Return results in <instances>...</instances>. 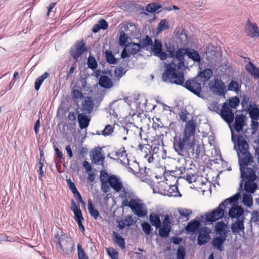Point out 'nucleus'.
<instances>
[{"mask_svg": "<svg viewBox=\"0 0 259 259\" xmlns=\"http://www.w3.org/2000/svg\"><path fill=\"white\" fill-rule=\"evenodd\" d=\"M231 139L234 144V149L237 152L240 177L243 178L248 175L246 166L253 162V158L248 150V144L246 140L241 134L236 136L232 131Z\"/></svg>", "mask_w": 259, "mask_h": 259, "instance_id": "1", "label": "nucleus"}, {"mask_svg": "<svg viewBox=\"0 0 259 259\" xmlns=\"http://www.w3.org/2000/svg\"><path fill=\"white\" fill-rule=\"evenodd\" d=\"M195 143V138L191 139L181 136H175L174 137L173 148L179 155L190 158V150Z\"/></svg>", "mask_w": 259, "mask_h": 259, "instance_id": "2", "label": "nucleus"}, {"mask_svg": "<svg viewBox=\"0 0 259 259\" xmlns=\"http://www.w3.org/2000/svg\"><path fill=\"white\" fill-rule=\"evenodd\" d=\"M179 62L176 64L174 61L165 64V70L162 75L163 81L173 84V81L177 79V74L180 72H184L187 68L185 60H178Z\"/></svg>", "mask_w": 259, "mask_h": 259, "instance_id": "3", "label": "nucleus"}, {"mask_svg": "<svg viewBox=\"0 0 259 259\" xmlns=\"http://www.w3.org/2000/svg\"><path fill=\"white\" fill-rule=\"evenodd\" d=\"M177 79L173 81V84L181 85L199 98L202 97L201 85L198 82L197 77L191 78L185 82L184 73L180 72L177 74Z\"/></svg>", "mask_w": 259, "mask_h": 259, "instance_id": "4", "label": "nucleus"}, {"mask_svg": "<svg viewBox=\"0 0 259 259\" xmlns=\"http://www.w3.org/2000/svg\"><path fill=\"white\" fill-rule=\"evenodd\" d=\"M239 103V98L235 96L231 98L229 100V102L226 101L223 104L221 110V117L229 126H230V124L233 123L234 119V113L232 109H236ZM231 131H232V129H231Z\"/></svg>", "mask_w": 259, "mask_h": 259, "instance_id": "5", "label": "nucleus"}, {"mask_svg": "<svg viewBox=\"0 0 259 259\" xmlns=\"http://www.w3.org/2000/svg\"><path fill=\"white\" fill-rule=\"evenodd\" d=\"M228 204H229V200L227 198L222 201L215 209L211 211L206 212L205 214V224H212L213 223L223 219L226 213L224 209L227 207Z\"/></svg>", "mask_w": 259, "mask_h": 259, "instance_id": "6", "label": "nucleus"}, {"mask_svg": "<svg viewBox=\"0 0 259 259\" xmlns=\"http://www.w3.org/2000/svg\"><path fill=\"white\" fill-rule=\"evenodd\" d=\"M234 211H236V210L233 208L229 211L228 215L232 220L236 219V221L231 225V229L233 233L238 234L244 230V223L245 219L244 209L243 208H239L236 213H234Z\"/></svg>", "mask_w": 259, "mask_h": 259, "instance_id": "7", "label": "nucleus"}, {"mask_svg": "<svg viewBox=\"0 0 259 259\" xmlns=\"http://www.w3.org/2000/svg\"><path fill=\"white\" fill-rule=\"evenodd\" d=\"M248 175H245L244 177H241V181L239 184V189H242L243 182L244 183L245 191L250 194L253 193L257 189L258 187L254 182L257 179V176L255 171L252 168H247Z\"/></svg>", "mask_w": 259, "mask_h": 259, "instance_id": "8", "label": "nucleus"}, {"mask_svg": "<svg viewBox=\"0 0 259 259\" xmlns=\"http://www.w3.org/2000/svg\"><path fill=\"white\" fill-rule=\"evenodd\" d=\"M205 219V215H202L200 218H196L194 220L190 221L185 227L186 231L192 235H196L198 230L201 228V223H204Z\"/></svg>", "mask_w": 259, "mask_h": 259, "instance_id": "9", "label": "nucleus"}, {"mask_svg": "<svg viewBox=\"0 0 259 259\" xmlns=\"http://www.w3.org/2000/svg\"><path fill=\"white\" fill-rule=\"evenodd\" d=\"M209 88L213 93L219 96H225L226 90L224 82L218 78H215L214 80H211L209 84Z\"/></svg>", "mask_w": 259, "mask_h": 259, "instance_id": "10", "label": "nucleus"}, {"mask_svg": "<svg viewBox=\"0 0 259 259\" xmlns=\"http://www.w3.org/2000/svg\"><path fill=\"white\" fill-rule=\"evenodd\" d=\"M141 202L140 199H132L131 209L135 215L143 218L146 215L147 210L144 206V204Z\"/></svg>", "mask_w": 259, "mask_h": 259, "instance_id": "11", "label": "nucleus"}, {"mask_svg": "<svg viewBox=\"0 0 259 259\" xmlns=\"http://www.w3.org/2000/svg\"><path fill=\"white\" fill-rule=\"evenodd\" d=\"M87 50L85 43L82 39L80 41H77L75 43V46L71 48L70 54L74 60H77Z\"/></svg>", "mask_w": 259, "mask_h": 259, "instance_id": "12", "label": "nucleus"}, {"mask_svg": "<svg viewBox=\"0 0 259 259\" xmlns=\"http://www.w3.org/2000/svg\"><path fill=\"white\" fill-rule=\"evenodd\" d=\"M211 230L206 227H201L198 231L197 244L202 246L208 243L210 239Z\"/></svg>", "mask_w": 259, "mask_h": 259, "instance_id": "13", "label": "nucleus"}, {"mask_svg": "<svg viewBox=\"0 0 259 259\" xmlns=\"http://www.w3.org/2000/svg\"><path fill=\"white\" fill-rule=\"evenodd\" d=\"M151 49L153 54L158 57L161 60L164 61L168 57L167 53L162 51V45L160 40L155 39L154 44L151 45Z\"/></svg>", "mask_w": 259, "mask_h": 259, "instance_id": "14", "label": "nucleus"}, {"mask_svg": "<svg viewBox=\"0 0 259 259\" xmlns=\"http://www.w3.org/2000/svg\"><path fill=\"white\" fill-rule=\"evenodd\" d=\"M108 182L110 186L115 192H120L123 188V184L120 178L116 175H110L108 177Z\"/></svg>", "mask_w": 259, "mask_h": 259, "instance_id": "15", "label": "nucleus"}, {"mask_svg": "<svg viewBox=\"0 0 259 259\" xmlns=\"http://www.w3.org/2000/svg\"><path fill=\"white\" fill-rule=\"evenodd\" d=\"M174 34L175 38L180 45H185L188 42V35L184 28L177 27Z\"/></svg>", "mask_w": 259, "mask_h": 259, "instance_id": "16", "label": "nucleus"}, {"mask_svg": "<svg viewBox=\"0 0 259 259\" xmlns=\"http://www.w3.org/2000/svg\"><path fill=\"white\" fill-rule=\"evenodd\" d=\"M244 111L248 113L251 119L259 120V107L256 102L250 103Z\"/></svg>", "mask_w": 259, "mask_h": 259, "instance_id": "17", "label": "nucleus"}, {"mask_svg": "<svg viewBox=\"0 0 259 259\" xmlns=\"http://www.w3.org/2000/svg\"><path fill=\"white\" fill-rule=\"evenodd\" d=\"M196 124L193 120H189L187 123L186 127L183 133L182 136L189 139H193L195 138Z\"/></svg>", "mask_w": 259, "mask_h": 259, "instance_id": "18", "label": "nucleus"}, {"mask_svg": "<svg viewBox=\"0 0 259 259\" xmlns=\"http://www.w3.org/2000/svg\"><path fill=\"white\" fill-rule=\"evenodd\" d=\"M234 128L238 133L242 132L243 127L246 125V117L243 114H237L234 117Z\"/></svg>", "mask_w": 259, "mask_h": 259, "instance_id": "19", "label": "nucleus"}, {"mask_svg": "<svg viewBox=\"0 0 259 259\" xmlns=\"http://www.w3.org/2000/svg\"><path fill=\"white\" fill-rule=\"evenodd\" d=\"M241 197V193L239 192L228 198L229 204L232 206L229 211H230L232 208H233L235 210H236V211H234V213H236L239 208H243L241 206L238 205L239 201Z\"/></svg>", "mask_w": 259, "mask_h": 259, "instance_id": "20", "label": "nucleus"}, {"mask_svg": "<svg viewBox=\"0 0 259 259\" xmlns=\"http://www.w3.org/2000/svg\"><path fill=\"white\" fill-rule=\"evenodd\" d=\"M70 209L74 213V219L76 222L83 220L84 219L79 205L76 204L73 199H72L71 201Z\"/></svg>", "mask_w": 259, "mask_h": 259, "instance_id": "21", "label": "nucleus"}, {"mask_svg": "<svg viewBox=\"0 0 259 259\" xmlns=\"http://www.w3.org/2000/svg\"><path fill=\"white\" fill-rule=\"evenodd\" d=\"M212 76V71L210 68H205L203 71H200L196 77L197 80L203 84L206 83Z\"/></svg>", "mask_w": 259, "mask_h": 259, "instance_id": "22", "label": "nucleus"}, {"mask_svg": "<svg viewBox=\"0 0 259 259\" xmlns=\"http://www.w3.org/2000/svg\"><path fill=\"white\" fill-rule=\"evenodd\" d=\"M245 32L247 35L251 37H259V32L257 25L255 23H250L249 20L247 21V27L245 29Z\"/></svg>", "mask_w": 259, "mask_h": 259, "instance_id": "23", "label": "nucleus"}, {"mask_svg": "<svg viewBox=\"0 0 259 259\" xmlns=\"http://www.w3.org/2000/svg\"><path fill=\"white\" fill-rule=\"evenodd\" d=\"M160 217H162V215L154 212H150L149 216V220L150 224L152 226H154L156 230H157L162 224Z\"/></svg>", "mask_w": 259, "mask_h": 259, "instance_id": "24", "label": "nucleus"}, {"mask_svg": "<svg viewBox=\"0 0 259 259\" xmlns=\"http://www.w3.org/2000/svg\"><path fill=\"white\" fill-rule=\"evenodd\" d=\"M77 120L80 128L82 130L87 128L89 126L91 118L85 113H81L78 114Z\"/></svg>", "mask_w": 259, "mask_h": 259, "instance_id": "25", "label": "nucleus"}, {"mask_svg": "<svg viewBox=\"0 0 259 259\" xmlns=\"http://www.w3.org/2000/svg\"><path fill=\"white\" fill-rule=\"evenodd\" d=\"M94 103L91 97H87L81 103V111L87 113H91L94 108Z\"/></svg>", "mask_w": 259, "mask_h": 259, "instance_id": "26", "label": "nucleus"}, {"mask_svg": "<svg viewBox=\"0 0 259 259\" xmlns=\"http://www.w3.org/2000/svg\"><path fill=\"white\" fill-rule=\"evenodd\" d=\"M187 55L189 59L196 63H200L201 60V56L197 51L188 47L186 48Z\"/></svg>", "mask_w": 259, "mask_h": 259, "instance_id": "27", "label": "nucleus"}, {"mask_svg": "<svg viewBox=\"0 0 259 259\" xmlns=\"http://www.w3.org/2000/svg\"><path fill=\"white\" fill-rule=\"evenodd\" d=\"M245 69L254 79H259V68L252 62H249L246 65Z\"/></svg>", "mask_w": 259, "mask_h": 259, "instance_id": "28", "label": "nucleus"}, {"mask_svg": "<svg viewBox=\"0 0 259 259\" xmlns=\"http://www.w3.org/2000/svg\"><path fill=\"white\" fill-rule=\"evenodd\" d=\"M99 84L102 88L110 89L113 86V82L111 79L106 75H101L99 78Z\"/></svg>", "mask_w": 259, "mask_h": 259, "instance_id": "29", "label": "nucleus"}, {"mask_svg": "<svg viewBox=\"0 0 259 259\" xmlns=\"http://www.w3.org/2000/svg\"><path fill=\"white\" fill-rule=\"evenodd\" d=\"M113 241L122 249L125 248V240L119 233L115 231L112 233Z\"/></svg>", "mask_w": 259, "mask_h": 259, "instance_id": "30", "label": "nucleus"}, {"mask_svg": "<svg viewBox=\"0 0 259 259\" xmlns=\"http://www.w3.org/2000/svg\"><path fill=\"white\" fill-rule=\"evenodd\" d=\"M164 195H167L168 197H179L182 196V194L179 192L178 187L176 185H170L169 189L167 192L164 194Z\"/></svg>", "mask_w": 259, "mask_h": 259, "instance_id": "31", "label": "nucleus"}, {"mask_svg": "<svg viewBox=\"0 0 259 259\" xmlns=\"http://www.w3.org/2000/svg\"><path fill=\"white\" fill-rule=\"evenodd\" d=\"M88 210L90 215L94 219V220H97L100 216L99 211L95 208V205L91 199L88 200Z\"/></svg>", "mask_w": 259, "mask_h": 259, "instance_id": "32", "label": "nucleus"}, {"mask_svg": "<svg viewBox=\"0 0 259 259\" xmlns=\"http://www.w3.org/2000/svg\"><path fill=\"white\" fill-rule=\"evenodd\" d=\"M105 58L106 62L109 64H115L118 59L115 58L112 52L110 50H106L104 52Z\"/></svg>", "mask_w": 259, "mask_h": 259, "instance_id": "33", "label": "nucleus"}, {"mask_svg": "<svg viewBox=\"0 0 259 259\" xmlns=\"http://www.w3.org/2000/svg\"><path fill=\"white\" fill-rule=\"evenodd\" d=\"M126 48L129 50L132 55L137 54L142 49L139 43H135L134 42L128 43V45L126 46Z\"/></svg>", "mask_w": 259, "mask_h": 259, "instance_id": "34", "label": "nucleus"}, {"mask_svg": "<svg viewBox=\"0 0 259 259\" xmlns=\"http://www.w3.org/2000/svg\"><path fill=\"white\" fill-rule=\"evenodd\" d=\"M49 73L47 72H44L41 76L37 77L34 82V88L36 91H38L45 79L48 78Z\"/></svg>", "mask_w": 259, "mask_h": 259, "instance_id": "35", "label": "nucleus"}, {"mask_svg": "<svg viewBox=\"0 0 259 259\" xmlns=\"http://www.w3.org/2000/svg\"><path fill=\"white\" fill-rule=\"evenodd\" d=\"M171 226H162L161 224V226L157 229L158 230L159 235L162 238L168 237L171 231Z\"/></svg>", "mask_w": 259, "mask_h": 259, "instance_id": "36", "label": "nucleus"}, {"mask_svg": "<svg viewBox=\"0 0 259 259\" xmlns=\"http://www.w3.org/2000/svg\"><path fill=\"white\" fill-rule=\"evenodd\" d=\"M227 225L223 221L218 222L216 223L215 226V231L218 234H223L224 233H227L226 228Z\"/></svg>", "mask_w": 259, "mask_h": 259, "instance_id": "37", "label": "nucleus"}, {"mask_svg": "<svg viewBox=\"0 0 259 259\" xmlns=\"http://www.w3.org/2000/svg\"><path fill=\"white\" fill-rule=\"evenodd\" d=\"M88 67L95 71L98 67V63L95 57L90 54L87 61Z\"/></svg>", "mask_w": 259, "mask_h": 259, "instance_id": "38", "label": "nucleus"}, {"mask_svg": "<svg viewBox=\"0 0 259 259\" xmlns=\"http://www.w3.org/2000/svg\"><path fill=\"white\" fill-rule=\"evenodd\" d=\"M162 8L161 4L156 3L148 4L145 8V10L149 13H154Z\"/></svg>", "mask_w": 259, "mask_h": 259, "instance_id": "39", "label": "nucleus"}, {"mask_svg": "<svg viewBox=\"0 0 259 259\" xmlns=\"http://www.w3.org/2000/svg\"><path fill=\"white\" fill-rule=\"evenodd\" d=\"M186 48H180L176 51L175 58L178 60H185L184 57L187 55Z\"/></svg>", "mask_w": 259, "mask_h": 259, "instance_id": "40", "label": "nucleus"}, {"mask_svg": "<svg viewBox=\"0 0 259 259\" xmlns=\"http://www.w3.org/2000/svg\"><path fill=\"white\" fill-rule=\"evenodd\" d=\"M196 144L194 145L190 150L191 157L193 156L196 160L199 159L201 151L200 145L198 144L195 147Z\"/></svg>", "mask_w": 259, "mask_h": 259, "instance_id": "41", "label": "nucleus"}, {"mask_svg": "<svg viewBox=\"0 0 259 259\" xmlns=\"http://www.w3.org/2000/svg\"><path fill=\"white\" fill-rule=\"evenodd\" d=\"M252 222L255 223L257 225L259 226V211L254 210L251 212V217L249 223L251 230H252Z\"/></svg>", "mask_w": 259, "mask_h": 259, "instance_id": "42", "label": "nucleus"}, {"mask_svg": "<svg viewBox=\"0 0 259 259\" xmlns=\"http://www.w3.org/2000/svg\"><path fill=\"white\" fill-rule=\"evenodd\" d=\"M242 202L247 207H250L253 205V199L251 194L243 193Z\"/></svg>", "mask_w": 259, "mask_h": 259, "instance_id": "43", "label": "nucleus"}, {"mask_svg": "<svg viewBox=\"0 0 259 259\" xmlns=\"http://www.w3.org/2000/svg\"><path fill=\"white\" fill-rule=\"evenodd\" d=\"M241 85L237 81L232 80L228 85V90L237 93L240 90Z\"/></svg>", "mask_w": 259, "mask_h": 259, "instance_id": "44", "label": "nucleus"}, {"mask_svg": "<svg viewBox=\"0 0 259 259\" xmlns=\"http://www.w3.org/2000/svg\"><path fill=\"white\" fill-rule=\"evenodd\" d=\"M211 243L213 247L219 251H222L224 250V243L219 239L217 238V237H215L212 239Z\"/></svg>", "mask_w": 259, "mask_h": 259, "instance_id": "45", "label": "nucleus"}, {"mask_svg": "<svg viewBox=\"0 0 259 259\" xmlns=\"http://www.w3.org/2000/svg\"><path fill=\"white\" fill-rule=\"evenodd\" d=\"M165 46L166 49V52L168 53H167L168 55V57L174 59L175 55L176 54L175 46L170 43H169V44L166 43L165 44Z\"/></svg>", "mask_w": 259, "mask_h": 259, "instance_id": "46", "label": "nucleus"}, {"mask_svg": "<svg viewBox=\"0 0 259 259\" xmlns=\"http://www.w3.org/2000/svg\"><path fill=\"white\" fill-rule=\"evenodd\" d=\"M141 49H144L147 47H149L153 44L152 39L148 35H146L144 38L140 41Z\"/></svg>", "mask_w": 259, "mask_h": 259, "instance_id": "47", "label": "nucleus"}, {"mask_svg": "<svg viewBox=\"0 0 259 259\" xmlns=\"http://www.w3.org/2000/svg\"><path fill=\"white\" fill-rule=\"evenodd\" d=\"M127 71V69H125L121 67H117L115 68L114 73L115 77L119 79L121 78L123 75H125L126 72Z\"/></svg>", "mask_w": 259, "mask_h": 259, "instance_id": "48", "label": "nucleus"}, {"mask_svg": "<svg viewBox=\"0 0 259 259\" xmlns=\"http://www.w3.org/2000/svg\"><path fill=\"white\" fill-rule=\"evenodd\" d=\"M208 109L211 111L216 112L221 116V110L219 103L217 102L212 101L210 103L208 106Z\"/></svg>", "mask_w": 259, "mask_h": 259, "instance_id": "49", "label": "nucleus"}, {"mask_svg": "<svg viewBox=\"0 0 259 259\" xmlns=\"http://www.w3.org/2000/svg\"><path fill=\"white\" fill-rule=\"evenodd\" d=\"M186 252V248L182 245H180L177 251V259H185Z\"/></svg>", "mask_w": 259, "mask_h": 259, "instance_id": "50", "label": "nucleus"}, {"mask_svg": "<svg viewBox=\"0 0 259 259\" xmlns=\"http://www.w3.org/2000/svg\"><path fill=\"white\" fill-rule=\"evenodd\" d=\"M78 259H89L88 256L83 250L81 245L78 243L77 245Z\"/></svg>", "mask_w": 259, "mask_h": 259, "instance_id": "51", "label": "nucleus"}, {"mask_svg": "<svg viewBox=\"0 0 259 259\" xmlns=\"http://www.w3.org/2000/svg\"><path fill=\"white\" fill-rule=\"evenodd\" d=\"M150 222H144L141 224V227L143 231L146 235H150L153 230Z\"/></svg>", "mask_w": 259, "mask_h": 259, "instance_id": "52", "label": "nucleus"}, {"mask_svg": "<svg viewBox=\"0 0 259 259\" xmlns=\"http://www.w3.org/2000/svg\"><path fill=\"white\" fill-rule=\"evenodd\" d=\"M106 252L111 259H118V252L113 248H106Z\"/></svg>", "mask_w": 259, "mask_h": 259, "instance_id": "53", "label": "nucleus"}, {"mask_svg": "<svg viewBox=\"0 0 259 259\" xmlns=\"http://www.w3.org/2000/svg\"><path fill=\"white\" fill-rule=\"evenodd\" d=\"M169 28L168 22L166 19H162L160 21L157 26V31L160 32L164 29H167Z\"/></svg>", "mask_w": 259, "mask_h": 259, "instance_id": "54", "label": "nucleus"}, {"mask_svg": "<svg viewBox=\"0 0 259 259\" xmlns=\"http://www.w3.org/2000/svg\"><path fill=\"white\" fill-rule=\"evenodd\" d=\"M72 95L74 101H76L78 99L81 100L83 99L84 97L82 93L77 89H74L72 90Z\"/></svg>", "mask_w": 259, "mask_h": 259, "instance_id": "55", "label": "nucleus"}, {"mask_svg": "<svg viewBox=\"0 0 259 259\" xmlns=\"http://www.w3.org/2000/svg\"><path fill=\"white\" fill-rule=\"evenodd\" d=\"M114 131L112 125L107 124L105 126L104 129L101 131L102 135L104 136H108L111 135Z\"/></svg>", "mask_w": 259, "mask_h": 259, "instance_id": "56", "label": "nucleus"}, {"mask_svg": "<svg viewBox=\"0 0 259 259\" xmlns=\"http://www.w3.org/2000/svg\"><path fill=\"white\" fill-rule=\"evenodd\" d=\"M258 120H254L251 119V128L252 130V135L254 134L256 131L258 130L259 127V122H258Z\"/></svg>", "mask_w": 259, "mask_h": 259, "instance_id": "57", "label": "nucleus"}, {"mask_svg": "<svg viewBox=\"0 0 259 259\" xmlns=\"http://www.w3.org/2000/svg\"><path fill=\"white\" fill-rule=\"evenodd\" d=\"M128 38V35L123 31L120 32L119 42L120 45L122 46L125 44Z\"/></svg>", "mask_w": 259, "mask_h": 259, "instance_id": "58", "label": "nucleus"}, {"mask_svg": "<svg viewBox=\"0 0 259 259\" xmlns=\"http://www.w3.org/2000/svg\"><path fill=\"white\" fill-rule=\"evenodd\" d=\"M101 190L102 191L105 193H107L109 191L110 189V185L108 182V179L106 181H103L102 179H101Z\"/></svg>", "mask_w": 259, "mask_h": 259, "instance_id": "59", "label": "nucleus"}, {"mask_svg": "<svg viewBox=\"0 0 259 259\" xmlns=\"http://www.w3.org/2000/svg\"><path fill=\"white\" fill-rule=\"evenodd\" d=\"M104 155L102 154L98 157L96 158L94 157H91V159L92 160V162H93L95 164H99V162H101V164L103 165V162L105 159Z\"/></svg>", "mask_w": 259, "mask_h": 259, "instance_id": "60", "label": "nucleus"}, {"mask_svg": "<svg viewBox=\"0 0 259 259\" xmlns=\"http://www.w3.org/2000/svg\"><path fill=\"white\" fill-rule=\"evenodd\" d=\"M188 114V111L186 109H182L179 113L180 119L183 122H186L187 119V114Z\"/></svg>", "mask_w": 259, "mask_h": 259, "instance_id": "61", "label": "nucleus"}, {"mask_svg": "<svg viewBox=\"0 0 259 259\" xmlns=\"http://www.w3.org/2000/svg\"><path fill=\"white\" fill-rule=\"evenodd\" d=\"M54 241L56 243V245L58 246L61 250H64V247L59 241V233L58 232L55 234Z\"/></svg>", "mask_w": 259, "mask_h": 259, "instance_id": "62", "label": "nucleus"}, {"mask_svg": "<svg viewBox=\"0 0 259 259\" xmlns=\"http://www.w3.org/2000/svg\"><path fill=\"white\" fill-rule=\"evenodd\" d=\"M67 184L69 190L71 191L72 193L75 192L77 190L74 183H73L70 179L67 180Z\"/></svg>", "mask_w": 259, "mask_h": 259, "instance_id": "63", "label": "nucleus"}, {"mask_svg": "<svg viewBox=\"0 0 259 259\" xmlns=\"http://www.w3.org/2000/svg\"><path fill=\"white\" fill-rule=\"evenodd\" d=\"M98 24L99 25L100 27H101V29L102 30H104L108 28V24L107 22L103 19H100L98 21Z\"/></svg>", "mask_w": 259, "mask_h": 259, "instance_id": "64", "label": "nucleus"}]
</instances>
